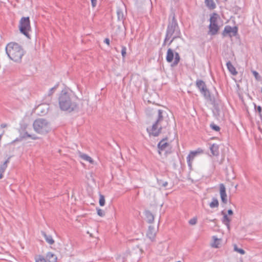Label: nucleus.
<instances>
[{
  "mask_svg": "<svg viewBox=\"0 0 262 262\" xmlns=\"http://www.w3.org/2000/svg\"><path fill=\"white\" fill-rule=\"evenodd\" d=\"M60 109L69 112L78 108V100L70 93L62 91L58 98Z\"/></svg>",
  "mask_w": 262,
  "mask_h": 262,
  "instance_id": "1",
  "label": "nucleus"
},
{
  "mask_svg": "<svg viewBox=\"0 0 262 262\" xmlns=\"http://www.w3.org/2000/svg\"><path fill=\"white\" fill-rule=\"evenodd\" d=\"M181 31L179 29L178 24L175 18L174 14L173 15L171 21H170L167 26L166 33L163 46L166 45V41L172 38L168 43V45L172 42V41L176 38H179L181 36Z\"/></svg>",
  "mask_w": 262,
  "mask_h": 262,
  "instance_id": "2",
  "label": "nucleus"
},
{
  "mask_svg": "<svg viewBox=\"0 0 262 262\" xmlns=\"http://www.w3.org/2000/svg\"><path fill=\"white\" fill-rule=\"evenodd\" d=\"M166 115V113L163 110L158 111L157 119L152 126L151 132H149L150 135L155 137L158 136L161 133L162 128L166 126L168 122L164 119Z\"/></svg>",
  "mask_w": 262,
  "mask_h": 262,
  "instance_id": "3",
  "label": "nucleus"
},
{
  "mask_svg": "<svg viewBox=\"0 0 262 262\" xmlns=\"http://www.w3.org/2000/svg\"><path fill=\"white\" fill-rule=\"evenodd\" d=\"M8 57L15 62L20 61L24 52L20 46L15 42H10L6 47Z\"/></svg>",
  "mask_w": 262,
  "mask_h": 262,
  "instance_id": "4",
  "label": "nucleus"
},
{
  "mask_svg": "<svg viewBox=\"0 0 262 262\" xmlns=\"http://www.w3.org/2000/svg\"><path fill=\"white\" fill-rule=\"evenodd\" d=\"M33 126L34 130L36 133L42 135L47 134L51 129L50 122L42 118L35 120Z\"/></svg>",
  "mask_w": 262,
  "mask_h": 262,
  "instance_id": "5",
  "label": "nucleus"
},
{
  "mask_svg": "<svg viewBox=\"0 0 262 262\" xmlns=\"http://www.w3.org/2000/svg\"><path fill=\"white\" fill-rule=\"evenodd\" d=\"M19 29L21 33L25 35L28 38L30 39L29 32L31 31V28L29 17H23L20 19Z\"/></svg>",
  "mask_w": 262,
  "mask_h": 262,
  "instance_id": "6",
  "label": "nucleus"
},
{
  "mask_svg": "<svg viewBox=\"0 0 262 262\" xmlns=\"http://www.w3.org/2000/svg\"><path fill=\"white\" fill-rule=\"evenodd\" d=\"M166 59L169 63L171 62L174 59L173 62L171 64V67H176L180 61V56L178 52H174L173 50L169 48L167 52Z\"/></svg>",
  "mask_w": 262,
  "mask_h": 262,
  "instance_id": "7",
  "label": "nucleus"
},
{
  "mask_svg": "<svg viewBox=\"0 0 262 262\" xmlns=\"http://www.w3.org/2000/svg\"><path fill=\"white\" fill-rule=\"evenodd\" d=\"M219 17L218 14L213 13L210 18V25L209 26L208 34L214 35L217 34L219 30V27L217 24V20Z\"/></svg>",
  "mask_w": 262,
  "mask_h": 262,
  "instance_id": "8",
  "label": "nucleus"
},
{
  "mask_svg": "<svg viewBox=\"0 0 262 262\" xmlns=\"http://www.w3.org/2000/svg\"><path fill=\"white\" fill-rule=\"evenodd\" d=\"M196 86L206 99H210V92L207 89L206 85L204 81L202 80H197L196 81Z\"/></svg>",
  "mask_w": 262,
  "mask_h": 262,
  "instance_id": "9",
  "label": "nucleus"
},
{
  "mask_svg": "<svg viewBox=\"0 0 262 262\" xmlns=\"http://www.w3.org/2000/svg\"><path fill=\"white\" fill-rule=\"evenodd\" d=\"M237 32V27H234L232 28L230 26H226L222 33V35L224 36H226L228 35L231 37L232 36H235Z\"/></svg>",
  "mask_w": 262,
  "mask_h": 262,
  "instance_id": "10",
  "label": "nucleus"
},
{
  "mask_svg": "<svg viewBox=\"0 0 262 262\" xmlns=\"http://www.w3.org/2000/svg\"><path fill=\"white\" fill-rule=\"evenodd\" d=\"M220 193L221 199L223 203L226 204L227 203V195L226 192V188L223 184H220Z\"/></svg>",
  "mask_w": 262,
  "mask_h": 262,
  "instance_id": "11",
  "label": "nucleus"
},
{
  "mask_svg": "<svg viewBox=\"0 0 262 262\" xmlns=\"http://www.w3.org/2000/svg\"><path fill=\"white\" fill-rule=\"evenodd\" d=\"M157 230L155 227L152 226H149L148 227V231L147 232V236L151 241L155 239L156 236Z\"/></svg>",
  "mask_w": 262,
  "mask_h": 262,
  "instance_id": "12",
  "label": "nucleus"
},
{
  "mask_svg": "<svg viewBox=\"0 0 262 262\" xmlns=\"http://www.w3.org/2000/svg\"><path fill=\"white\" fill-rule=\"evenodd\" d=\"M221 214L223 215V217L222 220L223 223L225 225L227 228L230 229V223L231 221V219L228 216L227 214L224 211L221 212Z\"/></svg>",
  "mask_w": 262,
  "mask_h": 262,
  "instance_id": "13",
  "label": "nucleus"
},
{
  "mask_svg": "<svg viewBox=\"0 0 262 262\" xmlns=\"http://www.w3.org/2000/svg\"><path fill=\"white\" fill-rule=\"evenodd\" d=\"M124 7V6L122 5L121 7H119L117 8V14L118 19L120 21H123L124 19V15L123 13Z\"/></svg>",
  "mask_w": 262,
  "mask_h": 262,
  "instance_id": "14",
  "label": "nucleus"
},
{
  "mask_svg": "<svg viewBox=\"0 0 262 262\" xmlns=\"http://www.w3.org/2000/svg\"><path fill=\"white\" fill-rule=\"evenodd\" d=\"M168 146V144L165 141V139L161 140L158 144V147L159 149V153L161 154V151L165 150Z\"/></svg>",
  "mask_w": 262,
  "mask_h": 262,
  "instance_id": "15",
  "label": "nucleus"
},
{
  "mask_svg": "<svg viewBox=\"0 0 262 262\" xmlns=\"http://www.w3.org/2000/svg\"><path fill=\"white\" fill-rule=\"evenodd\" d=\"M26 137H27L28 138H30L33 140H36V139H38V138L35 135H32L28 134V132H25L24 135H21L20 139H16L15 140H14L12 143H14L15 141H20L21 140V139L25 138Z\"/></svg>",
  "mask_w": 262,
  "mask_h": 262,
  "instance_id": "16",
  "label": "nucleus"
},
{
  "mask_svg": "<svg viewBox=\"0 0 262 262\" xmlns=\"http://www.w3.org/2000/svg\"><path fill=\"white\" fill-rule=\"evenodd\" d=\"M226 66L229 71L233 75H236L237 74V71H236L234 67L230 61H228L226 63Z\"/></svg>",
  "mask_w": 262,
  "mask_h": 262,
  "instance_id": "17",
  "label": "nucleus"
},
{
  "mask_svg": "<svg viewBox=\"0 0 262 262\" xmlns=\"http://www.w3.org/2000/svg\"><path fill=\"white\" fill-rule=\"evenodd\" d=\"M145 215L147 219V222L149 224L152 223L154 221V215L148 210L145 211Z\"/></svg>",
  "mask_w": 262,
  "mask_h": 262,
  "instance_id": "18",
  "label": "nucleus"
},
{
  "mask_svg": "<svg viewBox=\"0 0 262 262\" xmlns=\"http://www.w3.org/2000/svg\"><path fill=\"white\" fill-rule=\"evenodd\" d=\"M46 258L49 262H56L57 259V256L52 252H48Z\"/></svg>",
  "mask_w": 262,
  "mask_h": 262,
  "instance_id": "19",
  "label": "nucleus"
},
{
  "mask_svg": "<svg viewBox=\"0 0 262 262\" xmlns=\"http://www.w3.org/2000/svg\"><path fill=\"white\" fill-rule=\"evenodd\" d=\"M41 233L42 235L45 238V239L47 242H48L50 245H53L54 243V241L52 238V237L51 235H48L46 234V233L45 232H41Z\"/></svg>",
  "mask_w": 262,
  "mask_h": 262,
  "instance_id": "20",
  "label": "nucleus"
},
{
  "mask_svg": "<svg viewBox=\"0 0 262 262\" xmlns=\"http://www.w3.org/2000/svg\"><path fill=\"white\" fill-rule=\"evenodd\" d=\"M211 152L213 156L219 155V146L217 145L213 144L210 148Z\"/></svg>",
  "mask_w": 262,
  "mask_h": 262,
  "instance_id": "21",
  "label": "nucleus"
},
{
  "mask_svg": "<svg viewBox=\"0 0 262 262\" xmlns=\"http://www.w3.org/2000/svg\"><path fill=\"white\" fill-rule=\"evenodd\" d=\"M202 150H197V151H192L190 152V154L187 157V164H189L190 163V159L191 158V156L195 157L198 154L201 153Z\"/></svg>",
  "mask_w": 262,
  "mask_h": 262,
  "instance_id": "22",
  "label": "nucleus"
},
{
  "mask_svg": "<svg viewBox=\"0 0 262 262\" xmlns=\"http://www.w3.org/2000/svg\"><path fill=\"white\" fill-rule=\"evenodd\" d=\"M206 5L210 9H214L215 7V4L213 0H205Z\"/></svg>",
  "mask_w": 262,
  "mask_h": 262,
  "instance_id": "23",
  "label": "nucleus"
},
{
  "mask_svg": "<svg viewBox=\"0 0 262 262\" xmlns=\"http://www.w3.org/2000/svg\"><path fill=\"white\" fill-rule=\"evenodd\" d=\"M80 157L85 161H89L91 163H93V159L86 154L80 153Z\"/></svg>",
  "mask_w": 262,
  "mask_h": 262,
  "instance_id": "24",
  "label": "nucleus"
},
{
  "mask_svg": "<svg viewBox=\"0 0 262 262\" xmlns=\"http://www.w3.org/2000/svg\"><path fill=\"white\" fill-rule=\"evenodd\" d=\"M219 205V201L216 198H213L212 201L209 204V206L211 208L218 207Z\"/></svg>",
  "mask_w": 262,
  "mask_h": 262,
  "instance_id": "25",
  "label": "nucleus"
},
{
  "mask_svg": "<svg viewBox=\"0 0 262 262\" xmlns=\"http://www.w3.org/2000/svg\"><path fill=\"white\" fill-rule=\"evenodd\" d=\"M9 159L8 158V159L2 165H0V172H4L6 168L7 167V164L9 162Z\"/></svg>",
  "mask_w": 262,
  "mask_h": 262,
  "instance_id": "26",
  "label": "nucleus"
},
{
  "mask_svg": "<svg viewBox=\"0 0 262 262\" xmlns=\"http://www.w3.org/2000/svg\"><path fill=\"white\" fill-rule=\"evenodd\" d=\"M212 238L213 239V242L211 244L212 247L214 248H219V246L220 245V239L215 236H213Z\"/></svg>",
  "mask_w": 262,
  "mask_h": 262,
  "instance_id": "27",
  "label": "nucleus"
},
{
  "mask_svg": "<svg viewBox=\"0 0 262 262\" xmlns=\"http://www.w3.org/2000/svg\"><path fill=\"white\" fill-rule=\"evenodd\" d=\"M251 72L256 80L260 81L261 80V77L259 75L258 72H257L256 71H254V70H251Z\"/></svg>",
  "mask_w": 262,
  "mask_h": 262,
  "instance_id": "28",
  "label": "nucleus"
},
{
  "mask_svg": "<svg viewBox=\"0 0 262 262\" xmlns=\"http://www.w3.org/2000/svg\"><path fill=\"white\" fill-rule=\"evenodd\" d=\"M99 197H100L99 201V205L101 206H103L105 205V198H104V196L102 194H100Z\"/></svg>",
  "mask_w": 262,
  "mask_h": 262,
  "instance_id": "29",
  "label": "nucleus"
},
{
  "mask_svg": "<svg viewBox=\"0 0 262 262\" xmlns=\"http://www.w3.org/2000/svg\"><path fill=\"white\" fill-rule=\"evenodd\" d=\"M234 250L241 254H244L245 253V251L243 249L238 248L236 245H234Z\"/></svg>",
  "mask_w": 262,
  "mask_h": 262,
  "instance_id": "30",
  "label": "nucleus"
},
{
  "mask_svg": "<svg viewBox=\"0 0 262 262\" xmlns=\"http://www.w3.org/2000/svg\"><path fill=\"white\" fill-rule=\"evenodd\" d=\"M210 127L212 129H213V130H214L215 131H217V132L219 131L220 129V127L219 126L215 125L214 123H212V124H210Z\"/></svg>",
  "mask_w": 262,
  "mask_h": 262,
  "instance_id": "31",
  "label": "nucleus"
},
{
  "mask_svg": "<svg viewBox=\"0 0 262 262\" xmlns=\"http://www.w3.org/2000/svg\"><path fill=\"white\" fill-rule=\"evenodd\" d=\"M97 214L100 216H103L104 215V212L101 209L97 208Z\"/></svg>",
  "mask_w": 262,
  "mask_h": 262,
  "instance_id": "32",
  "label": "nucleus"
},
{
  "mask_svg": "<svg viewBox=\"0 0 262 262\" xmlns=\"http://www.w3.org/2000/svg\"><path fill=\"white\" fill-rule=\"evenodd\" d=\"M126 48L124 46L122 47L121 54L123 58H124L126 54Z\"/></svg>",
  "mask_w": 262,
  "mask_h": 262,
  "instance_id": "33",
  "label": "nucleus"
},
{
  "mask_svg": "<svg viewBox=\"0 0 262 262\" xmlns=\"http://www.w3.org/2000/svg\"><path fill=\"white\" fill-rule=\"evenodd\" d=\"M36 262H47L46 259L41 256H39L36 259Z\"/></svg>",
  "mask_w": 262,
  "mask_h": 262,
  "instance_id": "34",
  "label": "nucleus"
},
{
  "mask_svg": "<svg viewBox=\"0 0 262 262\" xmlns=\"http://www.w3.org/2000/svg\"><path fill=\"white\" fill-rule=\"evenodd\" d=\"M197 222L196 218L193 217L189 220V223L191 225H195Z\"/></svg>",
  "mask_w": 262,
  "mask_h": 262,
  "instance_id": "35",
  "label": "nucleus"
},
{
  "mask_svg": "<svg viewBox=\"0 0 262 262\" xmlns=\"http://www.w3.org/2000/svg\"><path fill=\"white\" fill-rule=\"evenodd\" d=\"M116 260H117V262H124L125 258L123 256H119L117 257Z\"/></svg>",
  "mask_w": 262,
  "mask_h": 262,
  "instance_id": "36",
  "label": "nucleus"
},
{
  "mask_svg": "<svg viewBox=\"0 0 262 262\" xmlns=\"http://www.w3.org/2000/svg\"><path fill=\"white\" fill-rule=\"evenodd\" d=\"M56 89V86H54L50 90L49 95H51L54 92L55 90Z\"/></svg>",
  "mask_w": 262,
  "mask_h": 262,
  "instance_id": "37",
  "label": "nucleus"
},
{
  "mask_svg": "<svg viewBox=\"0 0 262 262\" xmlns=\"http://www.w3.org/2000/svg\"><path fill=\"white\" fill-rule=\"evenodd\" d=\"M159 184L161 185L162 186L165 187L167 186L168 183L167 182H160Z\"/></svg>",
  "mask_w": 262,
  "mask_h": 262,
  "instance_id": "38",
  "label": "nucleus"
},
{
  "mask_svg": "<svg viewBox=\"0 0 262 262\" xmlns=\"http://www.w3.org/2000/svg\"><path fill=\"white\" fill-rule=\"evenodd\" d=\"M194 158V157L191 156V158L190 159V163H189V164H188V165L190 168H191L192 166V162Z\"/></svg>",
  "mask_w": 262,
  "mask_h": 262,
  "instance_id": "39",
  "label": "nucleus"
},
{
  "mask_svg": "<svg viewBox=\"0 0 262 262\" xmlns=\"http://www.w3.org/2000/svg\"><path fill=\"white\" fill-rule=\"evenodd\" d=\"M97 0H91L92 5L93 7H95L97 4Z\"/></svg>",
  "mask_w": 262,
  "mask_h": 262,
  "instance_id": "40",
  "label": "nucleus"
},
{
  "mask_svg": "<svg viewBox=\"0 0 262 262\" xmlns=\"http://www.w3.org/2000/svg\"><path fill=\"white\" fill-rule=\"evenodd\" d=\"M256 110L259 113V114H261L260 113H261L262 108H261V107L260 106H258L256 107Z\"/></svg>",
  "mask_w": 262,
  "mask_h": 262,
  "instance_id": "41",
  "label": "nucleus"
},
{
  "mask_svg": "<svg viewBox=\"0 0 262 262\" xmlns=\"http://www.w3.org/2000/svg\"><path fill=\"white\" fill-rule=\"evenodd\" d=\"M233 214V212L231 209H229L228 210V214L229 215H231Z\"/></svg>",
  "mask_w": 262,
  "mask_h": 262,
  "instance_id": "42",
  "label": "nucleus"
},
{
  "mask_svg": "<svg viewBox=\"0 0 262 262\" xmlns=\"http://www.w3.org/2000/svg\"><path fill=\"white\" fill-rule=\"evenodd\" d=\"M104 42L108 45H110V39L108 38H105Z\"/></svg>",
  "mask_w": 262,
  "mask_h": 262,
  "instance_id": "43",
  "label": "nucleus"
},
{
  "mask_svg": "<svg viewBox=\"0 0 262 262\" xmlns=\"http://www.w3.org/2000/svg\"><path fill=\"white\" fill-rule=\"evenodd\" d=\"M90 178L92 179V180L93 181H94V178H93V173H90V177H89V178H88V179H90Z\"/></svg>",
  "mask_w": 262,
  "mask_h": 262,
  "instance_id": "44",
  "label": "nucleus"
},
{
  "mask_svg": "<svg viewBox=\"0 0 262 262\" xmlns=\"http://www.w3.org/2000/svg\"><path fill=\"white\" fill-rule=\"evenodd\" d=\"M6 126H7V125L6 124H1V127L3 128L6 127Z\"/></svg>",
  "mask_w": 262,
  "mask_h": 262,
  "instance_id": "45",
  "label": "nucleus"
},
{
  "mask_svg": "<svg viewBox=\"0 0 262 262\" xmlns=\"http://www.w3.org/2000/svg\"><path fill=\"white\" fill-rule=\"evenodd\" d=\"M42 106V105H39V106L37 107V108L38 110H41Z\"/></svg>",
  "mask_w": 262,
  "mask_h": 262,
  "instance_id": "46",
  "label": "nucleus"
},
{
  "mask_svg": "<svg viewBox=\"0 0 262 262\" xmlns=\"http://www.w3.org/2000/svg\"><path fill=\"white\" fill-rule=\"evenodd\" d=\"M4 172H0V179H2L3 177V173Z\"/></svg>",
  "mask_w": 262,
  "mask_h": 262,
  "instance_id": "47",
  "label": "nucleus"
},
{
  "mask_svg": "<svg viewBox=\"0 0 262 262\" xmlns=\"http://www.w3.org/2000/svg\"><path fill=\"white\" fill-rule=\"evenodd\" d=\"M261 93H262V88H261Z\"/></svg>",
  "mask_w": 262,
  "mask_h": 262,
  "instance_id": "48",
  "label": "nucleus"
},
{
  "mask_svg": "<svg viewBox=\"0 0 262 262\" xmlns=\"http://www.w3.org/2000/svg\"><path fill=\"white\" fill-rule=\"evenodd\" d=\"M225 1H227V0H225Z\"/></svg>",
  "mask_w": 262,
  "mask_h": 262,
  "instance_id": "49",
  "label": "nucleus"
}]
</instances>
